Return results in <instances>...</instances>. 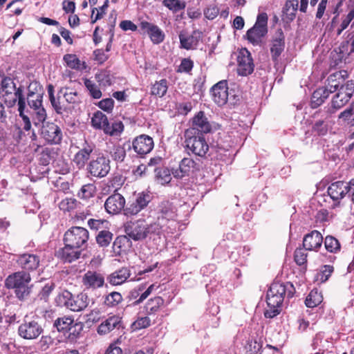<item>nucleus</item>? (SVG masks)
<instances>
[{"label": "nucleus", "instance_id": "f257e3e1", "mask_svg": "<svg viewBox=\"0 0 354 354\" xmlns=\"http://www.w3.org/2000/svg\"><path fill=\"white\" fill-rule=\"evenodd\" d=\"M0 93L4 103L8 107H12L17 102L19 115L23 122V129L29 131L31 129V121L26 111V98L23 93V88H17L13 80L9 77H4L1 82Z\"/></svg>", "mask_w": 354, "mask_h": 354}, {"label": "nucleus", "instance_id": "f03ea898", "mask_svg": "<svg viewBox=\"0 0 354 354\" xmlns=\"http://www.w3.org/2000/svg\"><path fill=\"white\" fill-rule=\"evenodd\" d=\"M295 288L292 283L274 282L271 284L266 295L268 308L264 312L266 318H273L281 312V306L286 296L290 298L294 295Z\"/></svg>", "mask_w": 354, "mask_h": 354}, {"label": "nucleus", "instance_id": "7ed1b4c3", "mask_svg": "<svg viewBox=\"0 0 354 354\" xmlns=\"http://www.w3.org/2000/svg\"><path fill=\"white\" fill-rule=\"evenodd\" d=\"M176 216L175 206L168 201H162L157 207V218L151 223V227L160 234L173 233L176 227Z\"/></svg>", "mask_w": 354, "mask_h": 354}, {"label": "nucleus", "instance_id": "20e7f679", "mask_svg": "<svg viewBox=\"0 0 354 354\" xmlns=\"http://www.w3.org/2000/svg\"><path fill=\"white\" fill-rule=\"evenodd\" d=\"M31 277L24 271H18L8 275L5 280V286L8 289H13L16 297L22 301L27 298L31 292L30 285Z\"/></svg>", "mask_w": 354, "mask_h": 354}, {"label": "nucleus", "instance_id": "39448f33", "mask_svg": "<svg viewBox=\"0 0 354 354\" xmlns=\"http://www.w3.org/2000/svg\"><path fill=\"white\" fill-rule=\"evenodd\" d=\"M56 301L59 306H64L71 311L80 312L88 307L90 299L84 292L73 295L71 292L64 290L58 295Z\"/></svg>", "mask_w": 354, "mask_h": 354}, {"label": "nucleus", "instance_id": "423d86ee", "mask_svg": "<svg viewBox=\"0 0 354 354\" xmlns=\"http://www.w3.org/2000/svg\"><path fill=\"white\" fill-rule=\"evenodd\" d=\"M124 231L129 239L136 241L145 239L149 234H160L153 230L151 223L147 224L143 219L127 222L124 225Z\"/></svg>", "mask_w": 354, "mask_h": 354}, {"label": "nucleus", "instance_id": "0eeeda50", "mask_svg": "<svg viewBox=\"0 0 354 354\" xmlns=\"http://www.w3.org/2000/svg\"><path fill=\"white\" fill-rule=\"evenodd\" d=\"M31 85L29 86L27 102L30 108L33 110L32 113V122L35 126H39L41 123L45 122L47 114L42 106V94L31 91Z\"/></svg>", "mask_w": 354, "mask_h": 354}, {"label": "nucleus", "instance_id": "6e6552de", "mask_svg": "<svg viewBox=\"0 0 354 354\" xmlns=\"http://www.w3.org/2000/svg\"><path fill=\"white\" fill-rule=\"evenodd\" d=\"M88 239L89 233L86 228L72 227L64 233V242L68 243V245L75 248L84 250L87 248Z\"/></svg>", "mask_w": 354, "mask_h": 354}, {"label": "nucleus", "instance_id": "1a4fd4ad", "mask_svg": "<svg viewBox=\"0 0 354 354\" xmlns=\"http://www.w3.org/2000/svg\"><path fill=\"white\" fill-rule=\"evenodd\" d=\"M185 143L187 150L193 154L205 157L209 151V145L202 134H193L191 131L185 132Z\"/></svg>", "mask_w": 354, "mask_h": 354}, {"label": "nucleus", "instance_id": "9d476101", "mask_svg": "<svg viewBox=\"0 0 354 354\" xmlns=\"http://www.w3.org/2000/svg\"><path fill=\"white\" fill-rule=\"evenodd\" d=\"M111 161L109 157L99 153L95 158H92L87 165V171L92 176L102 178L108 175L111 170Z\"/></svg>", "mask_w": 354, "mask_h": 354}, {"label": "nucleus", "instance_id": "9b49d317", "mask_svg": "<svg viewBox=\"0 0 354 354\" xmlns=\"http://www.w3.org/2000/svg\"><path fill=\"white\" fill-rule=\"evenodd\" d=\"M19 335L25 339H37L43 332L41 324L36 319H26L18 327Z\"/></svg>", "mask_w": 354, "mask_h": 354}, {"label": "nucleus", "instance_id": "f8f14e48", "mask_svg": "<svg viewBox=\"0 0 354 354\" xmlns=\"http://www.w3.org/2000/svg\"><path fill=\"white\" fill-rule=\"evenodd\" d=\"M152 198L153 196L149 192H142L138 193L135 200L128 203L124 209V215L127 216L137 215L140 212L147 207Z\"/></svg>", "mask_w": 354, "mask_h": 354}, {"label": "nucleus", "instance_id": "ddd939ff", "mask_svg": "<svg viewBox=\"0 0 354 354\" xmlns=\"http://www.w3.org/2000/svg\"><path fill=\"white\" fill-rule=\"evenodd\" d=\"M128 149L133 148V151L140 157H144L150 153L154 147L153 140L149 136L142 134L136 137L132 144L127 145Z\"/></svg>", "mask_w": 354, "mask_h": 354}, {"label": "nucleus", "instance_id": "4468645a", "mask_svg": "<svg viewBox=\"0 0 354 354\" xmlns=\"http://www.w3.org/2000/svg\"><path fill=\"white\" fill-rule=\"evenodd\" d=\"M41 135L49 144H59L62 139V132L59 126L53 122H42Z\"/></svg>", "mask_w": 354, "mask_h": 354}, {"label": "nucleus", "instance_id": "2eb2a0df", "mask_svg": "<svg viewBox=\"0 0 354 354\" xmlns=\"http://www.w3.org/2000/svg\"><path fill=\"white\" fill-rule=\"evenodd\" d=\"M254 68L251 53L246 48H241L237 56V73L239 75H250Z\"/></svg>", "mask_w": 354, "mask_h": 354}, {"label": "nucleus", "instance_id": "dca6fc26", "mask_svg": "<svg viewBox=\"0 0 354 354\" xmlns=\"http://www.w3.org/2000/svg\"><path fill=\"white\" fill-rule=\"evenodd\" d=\"M125 204L126 200L124 197L119 193H114L106 198L104 206L109 214L116 215L122 211L124 213Z\"/></svg>", "mask_w": 354, "mask_h": 354}, {"label": "nucleus", "instance_id": "f3484780", "mask_svg": "<svg viewBox=\"0 0 354 354\" xmlns=\"http://www.w3.org/2000/svg\"><path fill=\"white\" fill-rule=\"evenodd\" d=\"M212 126L203 111H199L194 115L192 121V127L185 131H191L193 134L201 135L209 133Z\"/></svg>", "mask_w": 354, "mask_h": 354}, {"label": "nucleus", "instance_id": "a211bd4d", "mask_svg": "<svg viewBox=\"0 0 354 354\" xmlns=\"http://www.w3.org/2000/svg\"><path fill=\"white\" fill-rule=\"evenodd\" d=\"M16 263L22 269L21 271L31 272L38 268L40 257L34 254L24 253L17 256Z\"/></svg>", "mask_w": 354, "mask_h": 354}, {"label": "nucleus", "instance_id": "6ab92c4d", "mask_svg": "<svg viewBox=\"0 0 354 354\" xmlns=\"http://www.w3.org/2000/svg\"><path fill=\"white\" fill-rule=\"evenodd\" d=\"M350 189V181L339 180L331 183L327 189V192L334 201H339L349 194Z\"/></svg>", "mask_w": 354, "mask_h": 354}, {"label": "nucleus", "instance_id": "aec40b11", "mask_svg": "<svg viewBox=\"0 0 354 354\" xmlns=\"http://www.w3.org/2000/svg\"><path fill=\"white\" fill-rule=\"evenodd\" d=\"M200 165L190 158H184L179 163L177 169L172 170L173 176L176 178H182L191 173L199 170Z\"/></svg>", "mask_w": 354, "mask_h": 354}, {"label": "nucleus", "instance_id": "412c9836", "mask_svg": "<svg viewBox=\"0 0 354 354\" xmlns=\"http://www.w3.org/2000/svg\"><path fill=\"white\" fill-rule=\"evenodd\" d=\"M214 102L218 106L225 105L229 97L227 82L221 80L214 84L211 88Z\"/></svg>", "mask_w": 354, "mask_h": 354}, {"label": "nucleus", "instance_id": "4be33fe9", "mask_svg": "<svg viewBox=\"0 0 354 354\" xmlns=\"http://www.w3.org/2000/svg\"><path fill=\"white\" fill-rule=\"evenodd\" d=\"M138 31L140 34H147L154 44H159L165 39V36L163 31L152 24H140Z\"/></svg>", "mask_w": 354, "mask_h": 354}, {"label": "nucleus", "instance_id": "5701e85b", "mask_svg": "<svg viewBox=\"0 0 354 354\" xmlns=\"http://www.w3.org/2000/svg\"><path fill=\"white\" fill-rule=\"evenodd\" d=\"M285 48V36L281 28L276 32L275 36L270 43V54L272 59L277 62Z\"/></svg>", "mask_w": 354, "mask_h": 354}, {"label": "nucleus", "instance_id": "b1692460", "mask_svg": "<svg viewBox=\"0 0 354 354\" xmlns=\"http://www.w3.org/2000/svg\"><path fill=\"white\" fill-rule=\"evenodd\" d=\"M203 32L200 30H194L189 35L180 33L179 39L180 48L186 50L194 49L198 46L199 41L203 38Z\"/></svg>", "mask_w": 354, "mask_h": 354}, {"label": "nucleus", "instance_id": "393cba45", "mask_svg": "<svg viewBox=\"0 0 354 354\" xmlns=\"http://www.w3.org/2000/svg\"><path fill=\"white\" fill-rule=\"evenodd\" d=\"M95 149V145L85 142L82 148L80 149L74 156L73 162L78 169H82L91 158V153Z\"/></svg>", "mask_w": 354, "mask_h": 354}, {"label": "nucleus", "instance_id": "a878e982", "mask_svg": "<svg viewBox=\"0 0 354 354\" xmlns=\"http://www.w3.org/2000/svg\"><path fill=\"white\" fill-rule=\"evenodd\" d=\"M323 243L322 234L317 230H313L306 234L303 239V246L306 250L317 251Z\"/></svg>", "mask_w": 354, "mask_h": 354}, {"label": "nucleus", "instance_id": "bb28decb", "mask_svg": "<svg viewBox=\"0 0 354 354\" xmlns=\"http://www.w3.org/2000/svg\"><path fill=\"white\" fill-rule=\"evenodd\" d=\"M123 328L122 318L118 315H112L104 319L97 327V333L106 335L115 329Z\"/></svg>", "mask_w": 354, "mask_h": 354}, {"label": "nucleus", "instance_id": "cd10ccee", "mask_svg": "<svg viewBox=\"0 0 354 354\" xmlns=\"http://www.w3.org/2000/svg\"><path fill=\"white\" fill-rule=\"evenodd\" d=\"M82 283L86 288L95 290L104 286V277L97 272L88 271L83 276Z\"/></svg>", "mask_w": 354, "mask_h": 354}, {"label": "nucleus", "instance_id": "c85d7f7f", "mask_svg": "<svg viewBox=\"0 0 354 354\" xmlns=\"http://www.w3.org/2000/svg\"><path fill=\"white\" fill-rule=\"evenodd\" d=\"M268 33L267 24H254V26L247 31V38L253 45H258Z\"/></svg>", "mask_w": 354, "mask_h": 354}, {"label": "nucleus", "instance_id": "c756f323", "mask_svg": "<svg viewBox=\"0 0 354 354\" xmlns=\"http://www.w3.org/2000/svg\"><path fill=\"white\" fill-rule=\"evenodd\" d=\"M320 113L316 112L313 115L315 120L313 122L312 130L318 136H325L329 129L330 121L327 115H321Z\"/></svg>", "mask_w": 354, "mask_h": 354}, {"label": "nucleus", "instance_id": "7c9ffc66", "mask_svg": "<svg viewBox=\"0 0 354 354\" xmlns=\"http://www.w3.org/2000/svg\"><path fill=\"white\" fill-rule=\"evenodd\" d=\"M64 247L57 252V256L59 259L64 262L71 263L80 257L82 250L68 245V243H64Z\"/></svg>", "mask_w": 354, "mask_h": 354}, {"label": "nucleus", "instance_id": "2f4dec72", "mask_svg": "<svg viewBox=\"0 0 354 354\" xmlns=\"http://www.w3.org/2000/svg\"><path fill=\"white\" fill-rule=\"evenodd\" d=\"M130 276V270L127 267H122L110 274L106 280L112 286H119L126 282Z\"/></svg>", "mask_w": 354, "mask_h": 354}, {"label": "nucleus", "instance_id": "473e14b6", "mask_svg": "<svg viewBox=\"0 0 354 354\" xmlns=\"http://www.w3.org/2000/svg\"><path fill=\"white\" fill-rule=\"evenodd\" d=\"M351 97V93H348L343 90H339L338 93L333 97L331 102V108L334 111H330V112L333 113L335 111L342 108L348 102Z\"/></svg>", "mask_w": 354, "mask_h": 354}, {"label": "nucleus", "instance_id": "72a5a7b5", "mask_svg": "<svg viewBox=\"0 0 354 354\" xmlns=\"http://www.w3.org/2000/svg\"><path fill=\"white\" fill-rule=\"evenodd\" d=\"M159 286H156L155 283L150 285L147 290H145L142 293L140 294L138 291H136L134 288L132 289L129 292L128 297L129 300H134L133 302V306L139 305L142 303L154 290L157 289Z\"/></svg>", "mask_w": 354, "mask_h": 354}, {"label": "nucleus", "instance_id": "f704fd0d", "mask_svg": "<svg viewBox=\"0 0 354 354\" xmlns=\"http://www.w3.org/2000/svg\"><path fill=\"white\" fill-rule=\"evenodd\" d=\"M298 0H287L283 10V20L284 22L293 21L298 8Z\"/></svg>", "mask_w": 354, "mask_h": 354}, {"label": "nucleus", "instance_id": "c9c22d12", "mask_svg": "<svg viewBox=\"0 0 354 354\" xmlns=\"http://www.w3.org/2000/svg\"><path fill=\"white\" fill-rule=\"evenodd\" d=\"M329 97L326 88H318L316 89L311 97V105L313 108H317L322 105L325 100Z\"/></svg>", "mask_w": 354, "mask_h": 354}, {"label": "nucleus", "instance_id": "e433bc0d", "mask_svg": "<svg viewBox=\"0 0 354 354\" xmlns=\"http://www.w3.org/2000/svg\"><path fill=\"white\" fill-rule=\"evenodd\" d=\"M164 299L159 296L151 298L145 306V312L147 315H154L164 304Z\"/></svg>", "mask_w": 354, "mask_h": 354}, {"label": "nucleus", "instance_id": "4c0bfd02", "mask_svg": "<svg viewBox=\"0 0 354 354\" xmlns=\"http://www.w3.org/2000/svg\"><path fill=\"white\" fill-rule=\"evenodd\" d=\"M64 61L68 67L78 71H83L86 68L85 62H82L74 54H66L64 56Z\"/></svg>", "mask_w": 354, "mask_h": 354}, {"label": "nucleus", "instance_id": "58836bf2", "mask_svg": "<svg viewBox=\"0 0 354 354\" xmlns=\"http://www.w3.org/2000/svg\"><path fill=\"white\" fill-rule=\"evenodd\" d=\"M74 322V319L70 316H64L55 319L53 326L57 328L59 332L66 334L68 329Z\"/></svg>", "mask_w": 354, "mask_h": 354}, {"label": "nucleus", "instance_id": "ea45409f", "mask_svg": "<svg viewBox=\"0 0 354 354\" xmlns=\"http://www.w3.org/2000/svg\"><path fill=\"white\" fill-rule=\"evenodd\" d=\"M108 122L106 115L100 111H96L91 118V124L96 129H102L104 131Z\"/></svg>", "mask_w": 354, "mask_h": 354}, {"label": "nucleus", "instance_id": "a19ab883", "mask_svg": "<svg viewBox=\"0 0 354 354\" xmlns=\"http://www.w3.org/2000/svg\"><path fill=\"white\" fill-rule=\"evenodd\" d=\"M122 301V295L119 292L113 291L104 296L103 304L108 308H114Z\"/></svg>", "mask_w": 354, "mask_h": 354}, {"label": "nucleus", "instance_id": "79ce46f5", "mask_svg": "<svg viewBox=\"0 0 354 354\" xmlns=\"http://www.w3.org/2000/svg\"><path fill=\"white\" fill-rule=\"evenodd\" d=\"M168 89L167 81L165 79H162L160 81H156L151 88V94L159 97H163Z\"/></svg>", "mask_w": 354, "mask_h": 354}, {"label": "nucleus", "instance_id": "37998d69", "mask_svg": "<svg viewBox=\"0 0 354 354\" xmlns=\"http://www.w3.org/2000/svg\"><path fill=\"white\" fill-rule=\"evenodd\" d=\"M59 93H62L66 101L68 104H77L80 102L81 98L78 92L69 87H65L59 91Z\"/></svg>", "mask_w": 354, "mask_h": 354}, {"label": "nucleus", "instance_id": "c03bdc74", "mask_svg": "<svg viewBox=\"0 0 354 354\" xmlns=\"http://www.w3.org/2000/svg\"><path fill=\"white\" fill-rule=\"evenodd\" d=\"M323 297L322 293L317 289L312 290L307 296L305 304L308 308H314L320 304L322 301Z\"/></svg>", "mask_w": 354, "mask_h": 354}, {"label": "nucleus", "instance_id": "a18cd8bd", "mask_svg": "<svg viewBox=\"0 0 354 354\" xmlns=\"http://www.w3.org/2000/svg\"><path fill=\"white\" fill-rule=\"evenodd\" d=\"M113 233L108 229L101 230L95 236L97 243L100 247L106 248L109 245L113 239Z\"/></svg>", "mask_w": 354, "mask_h": 354}, {"label": "nucleus", "instance_id": "49530a36", "mask_svg": "<svg viewBox=\"0 0 354 354\" xmlns=\"http://www.w3.org/2000/svg\"><path fill=\"white\" fill-rule=\"evenodd\" d=\"M156 179L161 185L168 184L171 180V172L167 167H158L155 169Z\"/></svg>", "mask_w": 354, "mask_h": 354}, {"label": "nucleus", "instance_id": "de8ad7c7", "mask_svg": "<svg viewBox=\"0 0 354 354\" xmlns=\"http://www.w3.org/2000/svg\"><path fill=\"white\" fill-rule=\"evenodd\" d=\"M97 191L96 186L93 183H88L84 185L79 192L77 196L82 199H88L94 196Z\"/></svg>", "mask_w": 354, "mask_h": 354}, {"label": "nucleus", "instance_id": "09e8293b", "mask_svg": "<svg viewBox=\"0 0 354 354\" xmlns=\"http://www.w3.org/2000/svg\"><path fill=\"white\" fill-rule=\"evenodd\" d=\"M87 223L91 230L99 232L108 229L109 225V221L105 219L90 218Z\"/></svg>", "mask_w": 354, "mask_h": 354}, {"label": "nucleus", "instance_id": "8fccbe9b", "mask_svg": "<svg viewBox=\"0 0 354 354\" xmlns=\"http://www.w3.org/2000/svg\"><path fill=\"white\" fill-rule=\"evenodd\" d=\"M162 4L174 12L182 11L186 7V3L179 0H164Z\"/></svg>", "mask_w": 354, "mask_h": 354}, {"label": "nucleus", "instance_id": "3c124183", "mask_svg": "<svg viewBox=\"0 0 354 354\" xmlns=\"http://www.w3.org/2000/svg\"><path fill=\"white\" fill-rule=\"evenodd\" d=\"M326 249L333 253H336L340 250V243L339 241L333 236H326L324 240Z\"/></svg>", "mask_w": 354, "mask_h": 354}, {"label": "nucleus", "instance_id": "603ef678", "mask_svg": "<svg viewBox=\"0 0 354 354\" xmlns=\"http://www.w3.org/2000/svg\"><path fill=\"white\" fill-rule=\"evenodd\" d=\"M124 130V125L122 122H114L111 124L108 122L104 128V133L110 136H118Z\"/></svg>", "mask_w": 354, "mask_h": 354}, {"label": "nucleus", "instance_id": "864d4df0", "mask_svg": "<svg viewBox=\"0 0 354 354\" xmlns=\"http://www.w3.org/2000/svg\"><path fill=\"white\" fill-rule=\"evenodd\" d=\"M84 85L92 97L94 99H100L102 97V92L100 88L93 81L88 79H85Z\"/></svg>", "mask_w": 354, "mask_h": 354}, {"label": "nucleus", "instance_id": "5fc2aeb1", "mask_svg": "<svg viewBox=\"0 0 354 354\" xmlns=\"http://www.w3.org/2000/svg\"><path fill=\"white\" fill-rule=\"evenodd\" d=\"M83 329V325L82 323H77L73 322V324H71V326L70 327V329H68L67 337L71 342H73L76 340L80 333L82 332Z\"/></svg>", "mask_w": 354, "mask_h": 354}, {"label": "nucleus", "instance_id": "6e6d98bb", "mask_svg": "<svg viewBox=\"0 0 354 354\" xmlns=\"http://www.w3.org/2000/svg\"><path fill=\"white\" fill-rule=\"evenodd\" d=\"M126 145H124L123 146H115L113 151L111 152V157L113 159V160L118 162H122L124 161L127 151L125 148Z\"/></svg>", "mask_w": 354, "mask_h": 354}, {"label": "nucleus", "instance_id": "4d7b16f0", "mask_svg": "<svg viewBox=\"0 0 354 354\" xmlns=\"http://www.w3.org/2000/svg\"><path fill=\"white\" fill-rule=\"evenodd\" d=\"M77 201L73 198H66L59 204V207L63 212H70L76 207Z\"/></svg>", "mask_w": 354, "mask_h": 354}, {"label": "nucleus", "instance_id": "13d9d810", "mask_svg": "<svg viewBox=\"0 0 354 354\" xmlns=\"http://www.w3.org/2000/svg\"><path fill=\"white\" fill-rule=\"evenodd\" d=\"M151 324V320L147 317H138L131 325L133 330H140L147 328Z\"/></svg>", "mask_w": 354, "mask_h": 354}, {"label": "nucleus", "instance_id": "bf43d9fd", "mask_svg": "<svg viewBox=\"0 0 354 354\" xmlns=\"http://www.w3.org/2000/svg\"><path fill=\"white\" fill-rule=\"evenodd\" d=\"M294 259L299 266H303L307 262V253L306 250L297 248L294 254Z\"/></svg>", "mask_w": 354, "mask_h": 354}, {"label": "nucleus", "instance_id": "052dcab7", "mask_svg": "<svg viewBox=\"0 0 354 354\" xmlns=\"http://www.w3.org/2000/svg\"><path fill=\"white\" fill-rule=\"evenodd\" d=\"M108 6L109 0H105L104 4L102 6L99 7V8L93 9L92 11L91 17L94 19L92 21V22H95L96 21L101 19Z\"/></svg>", "mask_w": 354, "mask_h": 354}, {"label": "nucleus", "instance_id": "680f3d73", "mask_svg": "<svg viewBox=\"0 0 354 354\" xmlns=\"http://www.w3.org/2000/svg\"><path fill=\"white\" fill-rule=\"evenodd\" d=\"M55 288V285L53 283H46L41 289L39 294V297H40L41 299H43L45 302L47 301V299L49 295L51 294L53 290Z\"/></svg>", "mask_w": 354, "mask_h": 354}, {"label": "nucleus", "instance_id": "e2e57ef3", "mask_svg": "<svg viewBox=\"0 0 354 354\" xmlns=\"http://www.w3.org/2000/svg\"><path fill=\"white\" fill-rule=\"evenodd\" d=\"M98 106L105 111L111 112L114 106V101L111 98L103 99L98 103Z\"/></svg>", "mask_w": 354, "mask_h": 354}, {"label": "nucleus", "instance_id": "0e129e2a", "mask_svg": "<svg viewBox=\"0 0 354 354\" xmlns=\"http://www.w3.org/2000/svg\"><path fill=\"white\" fill-rule=\"evenodd\" d=\"M94 60L98 64H102L104 63L109 58V56L105 53L103 49H97L93 52Z\"/></svg>", "mask_w": 354, "mask_h": 354}, {"label": "nucleus", "instance_id": "69168bd1", "mask_svg": "<svg viewBox=\"0 0 354 354\" xmlns=\"http://www.w3.org/2000/svg\"><path fill=\"white\" fill-rule=\"evenodd\" d=\"M194 66V63L190 59L185 58L181 61L179 66V71L184 73H189L192 71Z\"/></svg>", "mask_w": 354, "mask_h": 354}, {"label": "nucleus", "instance_id": "338daca9", "mask_svg": "<svg viewBox=\"0 0 354 354\" xmlns=\"http://www.w3.org/2000/svg\"><path fill=\"white\" fill-rule=\"evenodd\" d=\"M219 10L216 6H211L204 11L205 17L209 20H213L218 14Z\"/></svg>", "mask_w": 354, "mask_h": 354}, {"label": "nucleus", "instance_id": "774afa93", "mask_svg": "<svg viewBox=\"0 0 354 354\" xmlns=\"http://www.w3.org/2000/svg\"><path fill=\"white\" fill-rule=\"evenodd\" d=\"M353 105L351 104L348 108H346L344 111L341 112L338 116L339 120H342L343 121H348L351 120L353 115Z\"/></svg>", "mask_w": 354, "mask_h": 354}]
</instances>
